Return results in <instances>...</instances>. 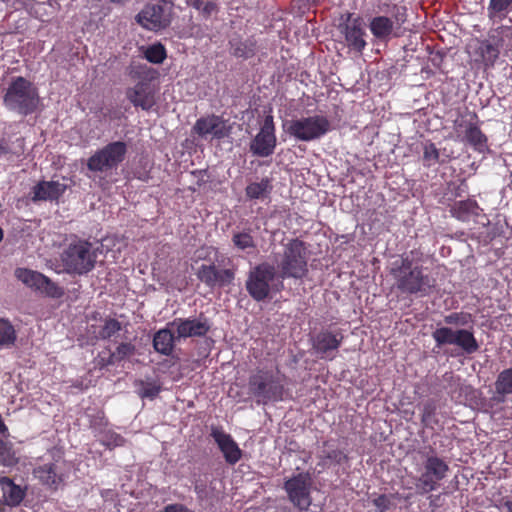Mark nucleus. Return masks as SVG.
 Returning a JSON list of instances; mask_svg holds the SVG:
<instances>
[{"label":"nucleus","mask_w":512,"mask_h":512,"mask_svg":"<svg viewBox=\"0 0 512 512\" xmlns=\"http://www.w3.org/2000/svg\"><path fill=\"white\" fill-rule=\"evenodd\" d=\"M395 287L406 295L428 296L436 286V280L422 266L414 265L409 257L401 259V264L392 269Z\"/></svg>","instance_id":"nucleus-1"},{"label":"nucleus","mask_w":512,"mask_h":512,"mask_svg":"<svg viewBox=\"0 0 512 512\" xmlns=\"http://www.w3.org/2000/svg\"><path fill=\"white\" fill-rule=\"evenodd\" d=\"M3 104L18 115H30L40 104L38 88L23 76L13 77L3 96Z\"/></svg>","instance_id":"nucleus-2"},{"label":"nucleus","mask_w":512,"mask_h":512,"mask_svg":"<svg viewBox=\"0 0 512 512\" xmlns=\"http://www.w3.org/2000/svg\"><path fill=\"white\" fill-rule=\"evenodd\" d=\"M309 252L305 243L298 238L283 244V252L274 256L279 278L302 279L308 273Z\"/></svg>","instance_id":"nucleus-3"},{"label":"nucleus","mask_w":512,"mask_h":512,"mask_svg":"<svg viewBox=\"0 0 512 512\" xmlns=\"http://www.w3.org/2000/svg\"><path fill=\"white\" fill-rule=\"evenodd\" d=\"M248 389L258 404L281 401L284 394L283 377L279 373L259 369L250 375Z\"/></svg>","instance_id":"nucleus-4"},{"label":"nucleus","mask_w":512,"mask_h":512,"mask_svg":"<svg viewBox=\"0 0 512 512\" xmlns=\"http://www.w3.org/2000/svg\"><path fill=\"white\" fill-rule=\"evenodd\" d=\"M100 248L85 240L70 243L61 260L69 274L84 275L94 269Z\"/></svg>","instance_id":"nucleus-5"},{"label":"nucleus","mask_w":512,"mask_h":512,"mask_svg":"<svg viewBox=\"0 0 512 512\" xmlns=\"http://www.w3.org/2000/svg\"><path fill=\"white\" fill-rule=\"evenodd\" d=\"M277 278V268L272 263L262 262L249 271L245 287L249 295L260 302L269 297Z\"/></svg>","instance_id":"nucleus-6"},{"label":"nucleus","mask_w":512,"mask_h":512,"mask_svg":"<svg viewBox=\"0 0 512 512\" xmlns=\"http://www.w3.org/2000/svg\"><path fill=\"white\" fill-rule=\"evenodd\" d=\"M391 17L375 16L370 20L369 29L379 41L387 42L392 37H399V30L407 21V8L394 4L388 10Z\"/></svg>","instance_id":"nucleus-7"},{"label":"nucleus","mask_w":512,"mask_h":512,"mask_svg":"<svg viewBox=\"0 0 512 512\" xmlns=\"http://www.w3.org/2000/svg\"><path fill=\"white\" fill-rule=\"evenodd\" d=\"M436 348L446 345L459 347L464 354L471 355L479 350V343L470 329H453L449 326H439L432 332Z\"/></svg>","instance_id":"nucleus-8"},{"label":"nucleus","mask_w":512,"mask_h":512,"mask_svg":"<svg viewBox=\"0 0 512 512\" xmlns=\"http://www.w3.org/2000/svg\"><path fill=\"white\" fill-rule=\"evenodd\" d=\"M285 126L290 136L304 142L320 139L330 130L329 120L321 115L293 119Z\"/></svg>","instance_id":"nucleus-9"},{"label":"nucleus","mask_w":512,"mask_h":512,"mask_svg":"<svg viewBox=\"0 0 512 512\" xmlns=\"http://www.w3.org/2000/svg\"><path fill=\"white\" fill-rule=\"evenodd\" d=\"M127 150L125 142H111L88 158L87 168L95 173H108L124 161Z\"/></svg>","instance_id":"nucleus-10"},{"label":"nucleus","mask_w":512,"mask_h":512,"mask_svg":"<svg viewBox=\"0 0 512 512\" xmlns=\"http://www.w3.org/2000/svg\"><path fill=\"white\" fill-rule=\"evenodd\" d=\"M448 464L435 454L427 453L423 462V471L417 479L416 488L420 494H427L438 487V482L446 478Z\"/></svg>","instance_id":"nucleus-11"},{"label":"nucleus","mask_w":512,"mask_h":512,"mask_svg":"<svg viewBox=\"0 0 512 512\" xmlns=\"http://www.w3.org/2000/svg\"><path fill=\"white\" fill-rule=\"evenodd\" d=\"M313 480L309 472H301L284 482V490L289 501L299 510L308 511L312 504L311 489Z\"/></svg>","instance_id":"nucleus-12"},{"label":"nucleus","mask_w":512,"mask_h":512,"mask_svg":"<svg viewBox=\"0 0 512 512\" xmlns=\"http://www.w3.org/2000/svg\"><path fill=\"white\" fill-rule=\"evenodd\" d=\"M15 277L25 286L50 298H60L64 290L44 274L28 268H17Z\"/></svg>","instance_id":"nucleus-13"},{"label":"nucleus","mask_w":512,"mask_h":512,"mask_svg":"<svg viewBox=\"0 0 512 512\" xmlns=\"http://www.w3.org/2000/svg\"><path fill=\"white\" fill-rule=\"evenodd\" d=\"M170 327L176 331L175 337L181 342L187 338L205 337L211 329V323L209 319L201 313L197 317L174 318L170 321Z\"/></svg>","instance_id":"nucleus-14"},{"label":"nucleus","mask_w":512,"mask_h":512,"mask_svg":"<svg viewBox=\"0 0 512 512\" xmlns=\"http://www.w3.org/2000/svg\"><path fill=\"white\" fill-rule=\"evenodd\" d=\"M276 144L277 138L273 116L267 115L259 132L251 140L249 149L254 156L266 158L274 153Z\"/></svg>","instance_id":"nucleus-15"},{"label":"nucleus","mask_w":512,"mask_h":512,"mask_svg":"<svg viewBox=\"0 0 512 512\" xmlns=\"http://www.w3.org/2000/svg\"><path fill=\"white\" fill-rule=\"evenodd\" d=\"M344 339V335L340 329L329 330L323 329L312 337V347L320 358L332 360L335 352L339 349Z\"/></svg>","instance_id":"nucleus-16"},{"label":"nucleus","mask_w":512,"mask_h":512,"mask_svg":"<svg viewBox=\"0 0 512 512\" xmlns=\"http://www.w3.org/2000/svg\"><path fill=\"white\" fill-rule=\"evenodd\" d=\"M340 32L344 35L347 46L356 52L361 53L366 47L364 39L365 31L363 29V20L360 17H352L348 13L346 21L339 25Z\"/></svg>","instance_id":"nucleus-17"},{"label":"nucleus","mask_w":512,"mask_h":512,"mask_svg":"<svg viewBox=\"0 0 512 512\" xmlns=\"http://www.w3.org/2000/svg\"><path fill=\"white\" fill-rule=\"evenodd\" d=\"M136 21L145 29L157 31L168 27L171 23L169 14L157 4L146 5L136 16Z\"/></svg>","instance_id":"nucleus-18"},{"label":"nucleus","mask_w":512,"mask_h":512,"mask_svg":"<svg viewBox=\"0 0 512 512\" xmlns=\"http://www.w3.org/2000/svg\"><path fill=\"white\" fill-rule=\"evenodd\" d=\"M65 461L60 452H56L54 461L45 463L34 469V476L49 487L56 488L63 481V468Z\"/></svg>","instance_id":"nucleus-19"},{"label":"nucleus","mask_w":512,"mask_h":512,"mask_svg":"<svg viewBox=\"0 0 512 512\" xmlns=\"http://www.w3.org/2000/svg\"><path fill=\"white\" fill-rule=\"evenodd\" d=\"M127 99L135 107L149 111L156 104L155 91L147 81H139L133 87L126 90Z\"/></svg>","instance_id":"nucleus-20"},{"label":"nucleus","mask_w":512,"mask_h":512,"mask_svg":"<svg viewBox=\"0 0 512 512\" xmlns=\"http://www.w3.org/2000/svg\"><path fill=\"white\" fill-rule=\"evenodd\" d=\"M211 436L217 443L228 464L234 465L241 459L242 451L230 434L225 433L221 429L212 428Z\"/></svg>","instance_id":"nucleus-21"},{"label":"nucleus","mask_w":512,"mask_h":512,"mask_svg":"<svg viewBox=\"0 0 512 512\" xmlns=\"http://www.w3.org/2000/svg\"><path fill=\"white\" fill-rule=\"evenodd\" d=\"M193 130L201 137L213 135L217 139H222L228 135L224 120L215 115L199 118Z\"/></svg>","instance_id":"nucleus-22"},{"label":"nucleus","mask_w":512,"mask_h":512,"mask_svg":"<svg viewBox=\"0 0 512 512\" xmlns=\"http://www.w3.org/2000/svg\"><path fill=\"white\" fill-rule=\"evenodd\" d=\"M66 188V184L59 181H41L33 187L31 200L33 202L58 200Z\"/></svg>","instance_id":"nucleus-23"},{"label":"nucleus","mask_w":512,"mask_h":512,"mask_svg":"<svg viewBox=\"0 0 512 512\" xmlns=\"http://www.w3.org/2000/svg\"><path fill=\"white\" fill-rule=\"evenodd\" d=\"M175 336L176 331L170 327V322H168L164 328L158 330L153 336L155 351L164 356L172 355L175 343L179 342Z\"/></svg>","instance_id":"nucleus-24"},{"label":"nucleus","mask_w":512,"mask_h":512,"mask_svg":"<svg viewBox=\"0 0 512 512\" xmlns=\"http://www.w3.org/2000/svg\"><path fill=\"white\" fill-rule=\"evenodd\" d=\"M231 242L234 249L246 254H252L257 249V240L251 227L240 229L238 226L232 231Z\"/></svg>","instance_id":"nucleus-25"},{"label":"nucleus","mask_w":512,"mask_h":512,"mask_svg":"<svg viewBox=\"0 0 512 512\" xmlns=\"http://www.w3.org/2000/svg\"><path fill=\"white\" fill-rule=\"evenodd\" d=\"M494 385L495 393L490 400L495 404L504 403L506 397L512 395V367L501 371Z\"/></svg>","instance_id":"nucleus-26"},{"label":"nucleus","mask_w":512,"mask_h":512,"mask_svg":"<svg viewBox=\"0 0 512 512\" xmlns=\"http://www.w3.org/2000/svg\"><path fill=\"white\" fill-rule=\"evenodd\" d=\"M0 488L2 491L3 503L11 507L19 505L25 496V492L21 487L16 485L8 477L0 478Z\"/></svg>","instance_id":"nucleus-27"},{"label":"nucleus","mask_w":512,"mask_h":512,"mask_svg":"<svg viewBox=\"0 0 512 512\" xmlns=\"http://www.w3.org/2000/svg\"><path fill=\"white\" fill-rule=\"evenodd\" d=\"M272 190V180L264 177L259 182L249 183L245 188V196L249 200H264L270 196Z\"/></svg>","instance_id":"nucleus-28"},{"label":"nucleus","mask_w":512,"mask_h":512,"mask_svg":"<svg viewBox=\"0 0 512 512\" xmlns=\"http://www.w3.org/2000/svg\"><path fill=\"white\" fill-rule=\"evenodd\" d=\"M230 52L233 56L238 58H250L255 53V43L252 40H241L233 38L229 42Z\"/></svg>","instance_id":"nucleus-29"},{"label":"nucleus","mask_w":512,"mask_h":512,"mask_svg":"<svg viewBox=\"0 0 512 512\" xmlns=\"http://www.w3.org/2000/svg\"><path fill=\"white\" fill-rule=\"evenodd\" d=\"M465 139L479 152H484L487 149V137L476 125L470 123L465 131Z\"/></svg>","instance_id":"nucleus-30"},{"label":"nucleus","mask_w":512,"mask_h":512,"mask_svg":"<svg viewBox=\"0 0 512 512\" xmlns=\"http://www.w3.org/2000/svg\"><path fill=\"white\" fill-rule=\"evenodd\" d=\"M438 404L435 399H428L422 405L421 422L424 426L433 428L438 424L437 419Z\"/></svg>","instance_id":"nucleus-31"},{"label":"nucleus","mask_w":512,"mask_h":512,"mask_svg":"<svg viewBox=\"0 0 512 512\" xmlns=\"http://www.w3.org/2000/svg\"><path fill=\"white\" fill-rule=\"evenodd\" d=\"M319 457L321 460L319 465L323 467L326 466L327 461H330L334 464H341L347 460V455L342 450L330 448L327 442L324 443V449L321 451Z\"/></svg>","instance_id":"nucleus-32"},{"label":"nucleus","mask_w":512,"mask_h":512,"mask_svg":"<svg viewBox=\"0 0 512 512\" xmlns=\"http://www.w3.org/2000/svg\"><path fill=\"white\" fill-rule=\"evenodd\" d=\"M17 335L13 325L6 319H0V346L11 347Z\"/></svg>","instance_id":"nucleus-33"},{"label":"nucleus","mask_w":512,"mask_h":512,"mask_svg":"<svg viewBox=\"0 0 512 512\" xmlns=\"http://www.w3.org/2000/svg\"><path fill=\"white\" fill-rule=\"evenodd\" d=\"M480 211V207L474 200L460 201L455 207L457 217L462 220H465L469 215L478 216Z\"/></svg>","instance_id":"nucleus-34"},{"label":"nucleus","mask_w":512,"mask_h":512,"mask_svg":"<svg viewBox=\"0 0 512 512\" xmlns=\"http://www.w3.org/2000/svg\"><path fill=\"white\" fill-rule=\"evenodd\" d=\"M423 161L426 167H431L437 163H444L446 160L440 159V151L434 143L428 142L424 145Z\"/></svg>","instance_id":"nucleus-35"},{"label":"nucleus","mask_w":512,"mask_h":512,"mask_svg":"<svg viewBox=\"0 0 512 512\" xmlns=\"http://www.w3.org/2000/svg\"><path fill=\"white\" fill-rule=\"evenodd\" d=\"M122 329V324L117 319L106 318L99 330V338L107 340L115 336Z\"/></svg>","instance_id":"nucleus-36"},{"label":"nucleus","mask_w":512,"mask_h":512,"mask_svg":"<svg viewBox=\"0 0 512 512\" xmlns=\"http://www.w3.org/2000/svg\"><path fill=\"white\" fill-rule=\"evenodd\" d=\"M145 58L154 64H161L166 58V50L161 43L153 44L146 48Z\"/></svg>","instance_id":"nucleus-37"},{"label":"nucleus","mask_w":512,"mask_h":512,"mask_svg":"<svg viewBox=\"0 0 512 512\" xmlns=\"http://www.w3.org/2000/svg\"><path fill=\"white\" fill-rule=\"evenodd\" d=\"M443 320L446 325L465 327L472 322V315L466 312H453L444 316Z\"/></svg>","instance_id":"nucleus-38"},{"label":"nucleus","mask_w":512,"mask_h":512,"mask_svg":"<svg viewBox=\"0 0 512 512\" xmlns=\"http://www.w3.org/2000/svg\"><path fill=\"white\" fill-rule=\"evenodd\" d=\"M17 462L13 445L10 442L0 440V463L11 466Z\"/></svg>","instance_id":"nucleus-39"},{"label":"nucleus","mask_w":512,"mask_h":512,"mask_svg":"<svg viewBox=\"0 0 512 512\" xmlns=\"http://www.w3.org/2000/svg\"><path fill=\"white\" fill-rule=\"evenodd\" d=\"M215 267L214 264H202L196 272L197 278L209 288H213Z\"/></svg>","instance_id":"nucleus-40"},{"label":"nucleus","mask_w":512,"mask_h":512,"mask_svg":"<svg viewBox=\"0 0 512 512\" xmlns=\"http://www.w3.org/2000/svg\"><path fill=\"white\" fill-rule=\"evenodd\" d=\"M234 276V272L231 269H218L215 267L213 288L216 286L223 287L230 285L234 280Z\"/></svg>","instance_id":"nucleus-41"},{"label":"nucleus","mask_w":512,"mask_h":512,"mask_svg":"<svg viewBox=\"0 0 512 512\" xmlns=\"http://www.w3.org/2000/svg\"><path fill=\"white\" fill-rule=\"evenodd\" d=\"M481 55L483 60L487 64H493L495 60L498 58L500 50L497 44L491 42H484L480 47Z\"/></svg>","instance_id":"nucleus-42"},{"label":"nucleus","mask_w":512,"mask_h":512,"mask_svg":"<svg viewBox=\"0 0 512 512\" xmlns=\"http://www.w3.org/2000/svg\"><path fill=\"white\" fill-rule=\"evenodd\" d=\"M100 442L109 449L123 446L125 439L114 431H106L101 435Z\"/></svg>","instance_id":"nucleus-43"},{"label":"nucleus","mask_w":512,"mask_h":512,"mask_svg":"<svg viewBox=\"0 0 512 512\" xmlns=\"http://www.w3.org/2000/svg\"><path fill=\"white\" fill-rule=\"evenodd\" d=\"M135 351H136V347L134 344H132L130 342H122L116 347L115 351H113L112 354L114 355V358L119 363V362L123 361L124 359L134 355Z\"/></svg>","instance_id":"nucleus-44"},{"label":"nucleus","mask_w":512,"mask_h":512,"mask_svg":"<svg viewBox=\"0 0 512 512\" xmlns=\"http://www.w3.org/2000/svg\"><path fill=\"white\" fill-rule=\"evenodd\" d=\"M161 387L156 383H144L141 382L139 389V395L141 398L154 399L160 392Z\"/></svg>","instance_id":"nucleus-45"},{"label":"nucleus","mask_w":512,"mask_h":512,"mask_svg":"<svg viewBox=\"0 0 512 512\" xmlns=\"http://www.w3.org/2000/svg\"><path fill=\"white\" fill-rule=\"evenodd\" d=\"M512 8V0H490L488 11L490 15L499 14Z\"/></svg>","instance_id":"nucleus-46"},{"label":"nucleus","mask_w":512,"mask_h":512,"mask_svg":"<svg viewBox=\"0 0 512 512\" xmlns=\"http://www.w3.org/2000/svg\"><path fill=\"white\" fill-rule=\"evenodd\" d=\"M372 503L376 508V512H386L392 506L391 497L386 494L378 495L372 500Z\"/></svg>","instance_id":"nucleus-47"},{"label":"nucleus","mask_w":512,"mask_h":512,"mask_svg":"<svg viewBox=\"0 0 512 512\" xmlns=\"http://www.w3.org/2000/svg\"><path fill=\"white\" fill-rule=\"evenodd\" d=\"M218 11V6L215 2L212 1H203V5L199 12L202 14L204 18H209L213 13Z\"/></svg>","instance_id":"nucleus-48"},{"label":"nucleus","mask_w":512,"mask_h":512,"mask_svg":"<svg viewBox=\"0 0 512 512\" xmlns=\"http://www.w3.org/2000/svg\"><path fill=\"white\" fill-rule=\"evenodd\" d=\"M117 360L114 358V355L112 354V351H109L108 357H104L102 355L98 356L97 364L100 368H104L107 366L115 365Z\"/></svg>","instance_id":"nucleus-49"},{"label":"nucleus","mask_w":512,"mask_h":512,"mask_svg":"<svg viewBox=\"0 0 512 512\" xmlns=\"http://www.w3.org/2000/svg\"><path fill=\"white\" fill-rule=\"evenodd\" d=\"M164 512H191L182 504H170L164 508Z\"/></svg>","instance_id":"nucleus-50"},{"label":"nucleus","mask_w":512,"mask_h":512,"mask_svg":"<svg viewBox=\"0 0 512 512\" xmlns=\"http://www.w3.org/2000/svg\"><path fill=\"white\" fill-rule=\"evenodd\" d=\"M512 497H502L500 498L496 503H495V507L497 509H499L500 511H503V510H506L507 509V505H509L508 502H510Z\"/></svg>","instance_id":"nucleus-51"},{"label":"nucleus","mask_w":512,"mask_h":512,"mask_svg":"<svg viewBox=\"0 0 512 512\" xmlns=\"http://www.w3.org/2000/svg\"><path fill=\"white\" fill-rule=\"evenodd\" d=\"M11 153V148L5 139L0 140V157Z\"/></svg>","instance_id":"nucleus-52"},{"label":"nucleus","mask_w":512,"mask_h":512,"mask_svg":"<svg viewBox=\"0 0 512 512\" xmlns=\"http://www.w3.org/2000/svg\"><path fill=\"white\" fill-rule=\"evenodd\" d=\"M187 5L193 7L196 10H200L204 0H185Z\"/></svg>","instance_id":"nucleus-53"},{"label":"nucleus","mask_w":512,"mask_h":512,"mask_svg":"<svg viewBox=\"0 0 512 512\" xmlns=\"http://www.w3.org/2000/svg\"><path fill=\"white\" fill-rule=\"evenodd\" d=\"M498 31L502 34L504 33H509L512 31V29L510 27H507V26H501Z\"/></svg>","instance_id":"nucleus-54"},{"label":"nucleus","mask_w":512,"mask_h":512,"mask_svg":"<svg viewBox=\"0 0 512 512\" xmlns=\"http://www.w3.org/2000/svg\"><path fill=\"white\" fill-rule=\"evenodd\" d=\"M2 2H5V3H15V2H18V3H21V4H24L25 3V0H1Z\"/></svg>","instance_id":"nucleus-55"},{"label":"nucleus","mask_w":512,"mask_h":512,"mask_svg":"<svg viewBox=\"0 0 512 512\" xmlns=\"http://www.w3.org/2000/svg\"><path fill=\"white\" fill-rule=\"evenodd\" d=\"M508 503H509V505H507L506 511L507 512H512V498H511L510 502H508Z\"/></svg>","instance_id":"nucleus-56"},{"label":"nucleus","mask_w":512,"mask_h":512,"mask_svg":"<svg viewBox=\"0 0 512 512\" xmlns=\"http://www.w3.org/2000/svg\"><path fill=\"white\" fill-rule=\"evenodd\" d=\"M162 3L164 4H171L173 5V1L172 0H160Z\"/></svg>","instance_id":"nucleus-57"},{"label":"nucleus","mask_w":512,"mask_h":512,"mask_svg":"<svg viewBox=\"0 0 512 512\" xmlns=\"http://www.w3.org/2000/svg\"><path fill=\"white\" fill-rule=\"evenodd\" d=\"M4 236L3 230L0 228V242L2 241Z\"/></svg>","instance_id":"nucleus-58"}]
</instances>
